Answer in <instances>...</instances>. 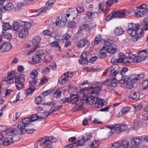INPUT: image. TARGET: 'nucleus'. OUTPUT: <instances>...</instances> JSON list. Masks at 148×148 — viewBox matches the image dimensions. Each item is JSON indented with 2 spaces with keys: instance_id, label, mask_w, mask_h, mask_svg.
<instances>
[{
  "instance_id": "1",
  "label": "nucleus",
  "mask_w": 148,
  "mask_h": 148,
  "mask_svg": "<svg viewBox=\"0 0 148 148\" xmlns=\"http://www.w3.org/2000/svg\"><path fill=\"white\" fill-rule=\"evenodd\" d=\"M101 89L102 88L99 86L89 87L87 91V93H84V100L90 104L95 105L97 108L103 106L104 100L98 99L95 97L99 94Z\"/></svg>"
},
{
  "instance_id": "2",
  "label": "nucleus",
  "mask_w": 148,
  "mask_h": 148,
  "mask_svg": "<svg viewBox=\"0 0 148 148\" xmlns=\"http://www.w3.org/2000/svg\"><path fill=\"white\" fill-rule=\"evenodd\" d=\"M25 75H13L12 76L11 73H8V79L4 80L6 81L7 83H12L15 82L16 83V86L18 89L20 90L24 87L23 82L25 81L24 79Z\"/></svg>"
},
{
  "instance_id": "3",
  "label": "nucleus",
  "mask_w": 148,
  "mask_h": 148,
  "mask_svg": "<svg viewBox=\"0 0 148 148\" xmlns=\"http://www.w3.org/2000/svg\"><path fill=\"white\" fill-rule=\"evenodd\" d=\"M138 25L134 23H130L128 25L129 28L127 32L128 34L132 33L133 35H136L141 36L143 34V30L142 28H140Z\"/></svg>"
},
{
  "instance_id": "4",
  "label": "nucleus",
  "mask_w": 148,
  "mask_h": 148,
  "mask_svg": "<svg viewBox=\"0 0 148 148\" xmlns=\"http://www.w3.org/2000/svg\"><path fill=\"white\" fill-rule=\"evenodd\" d=\"M129 14L127 10H122V11L110 13L106 17V20L107 21H108L113 18L118 17L119 18H122L125 17Z\"/></svg>"
},
{
  "instance_id": "5",
  "label": "nucleus",
  "mask_w": 148,
  "mask_h": 148,
  "mask_svg": "<svg viewBox=\"0 0 148 148\" xmlns=\"http://www.w3.org/2000/svg\"><path fill=\"white\" fill-rule=\"evenodd\" d=\"M70 98V101L72 104L77 103L79 101L78 105L73 108V110L74 111H77L80 110L83 104L82 101L79 100V97L77 95H71Z\"/></svg>"
},
{
  "instance_id": "6",
  "label": "nucleus",
  "mask_w": 148,
  "mask_h": 148,
  "mask_svg": "<svg viewBox=\"0 0 148 148\" xmlns=\"http://www.w3.org/2000/svg\"><path fill=\"white\" fill-rule=\"evenodd\" d=\"M118 59V63H123L127 65L133 62V58H131V55H129V57H126L125 55L122 53H120Z\"/></svg>"
},
{
  "instance_id": "7",
  "label": "nucleus",
  "mask_w": 148,
  "mask_h": 148,
  "mask_svg": "<svg viewBox=\"0 0 148 148\" xmlns=\"http://www.w3.org/2000/svg\"><path fill=\"white\" fill-rule=\"evenodd\" d=\"M56 139L52 136L47 137L46 138H41L37 141V142L40 144L43 145L51 144V143H54L56 142Z\"/></svg>"
},
{
  "instance_id": "8",
  "label": "nucleus",
  "mask_w": 148,
  "mask_h": 148,
  "mask_svg": "<svg viewBox=\"0 0 148 148\" xmlns=\"http://www.w3.org/2000/svg\"><path fill=\"white\" fill-rule=\"evenodd\" d=\"M107 127L112 130H114L116 133H118L121 132L125 131L128 128L127 126L125 125H122L119 123L116 124L114 126L110 127L109 126H107Z\"/></svg>"
},
{
  "instance_id": "9",
  "label": "nucleus",
  "mask_w": 148,
  "mask_h": 148,
  "mask_svg": "<svg viewBox=\"0 0 148 148\" xmlns=\"http://www.w3.org/2000/svg\"><path fill=\"white\" fill-rule=\"evenodd\" d=\"M68 19L66 16H62L58 17L56 19V26L58 27H62L66 25Z\"/></svg>"
},
{
  "instance_id": "10",
  "label": "nucleus",
  "mask_w": 148,
  "mask_h": 148,
  "mask_svg": "<svg viewBox=\"0 0 148 148\" xmlns=\"http://www.w3.org/2000/svg\"><path fill=\"white\" fill-rule=\"evenodd\" d=\"M19 33L18 36L20 38L25 39L29 35V30L27 27L24 25L22 26V28Z\"/></svg>"
},
{
  "instance_id": "11",
  "label": "nucleus",
  "mask_w": 148,
  "mask_h": 148,
  "mask_svg": "<svg viewBox=\"0 0 148 148\" xmlns=\"http://www.w3.org/2000/svg\"><path fill=\"white\" fill-rule=\"evenodd\" d=\"M90 43L88 40L86 38H83L78 41L76 43V46L79 48L84 47H87Z\"/></svg>"
},
{
  "instance_id": "12",
  "label": "nucleus",
  "mask_w": 148,
  "mask_h": 148,
  "mask_svg": "<svg viewBox=\"0 0 148 148\" xmlns=\"http://www.w3.org/2000/svg\"><path fill=\"white\" fill-rule=\"evenodd\" d=\"M12 45L10 43L5 42L0 45V51L2 50L3 52L8 51L12 49Z\"/></svg>"
},
{
  "instance_id": "13",
  "label": "nucleus",
  "mask_w": 148,
  "mask_h": 148,
  "mask_svg": "<svg viewBox=\"0 0 148 148\" xmlns=\"http://www.w3.org/2000/svg\"><path fill=\"white\" fill-rule=\"evenodd\" d=\"M25 49V52L26 53V55H27L30 54L34 51L36 50L35 49L33 46H31L29 44L26 45L24 47Z\"/></svg>"
},
{
  "instance_id": "14",
  "label": "nucleus",
  "mask_w": 148,
  "mask_h": 148,
  "mask_svg": "<svg viewBox=\"0 0 148 148\" xmlns=\"http://www.w3.org/2000/svg\"><path fill=\"white\" fill-rule=\"evenodd\" d=\"M41 38L39 36H34L32 40V45L36 49L38 47V44L40 43L41 40Z\"/></svg>"
},
{
  "instance_id": "15",
  "label": "nucleus",
  "mask_w": 148,
  "mask_h": 148,
  "mask_svg": "<svg viewBox=\"0 0 148 148\" xmlns=\"http://www.w3.org/2000/svg\"><path fill=\"white\" fill-rule=\"evenodd\" d=\"M87 54L86 52H83L79 60V63L83 64L88 62Z\"/></svg>"
},
{
  "instance_id": "16",
  "label": "nucleus",
  "mask_w": 148,
  "mask_h": 148,
  "mask_svg": "<svg viewBox=\"0 0 148 148\" xmlns=\"http://www.w3.org/2000/svg\"><path fill=\"white\" fill-rule=\"evenodd\" d=\"M117 83V80L114 77L110 81L109 79H107L105 83V84L108 86H110L112 87H114L116 86Z\"/></svg>"
},
{
  "instance_id": "17",
  "label": "nucleus",
  "mask_w": 148,
  "mask_h": 148,
  "mask_svg": "<svg viewBox=\"0 0 148 148\" xmlns=\"http://www.w3.org/2000/svg\"><path fill=\"white\" fill-rule=\"evenodd\" d=\"M106 47H103L102 49L99 50V54L98 55V57L100 58H104L107 56Z\"/></svg>"
},
{
  "instance_id": "18",
  "label": "nucleus",
  "mask_w": 148,
  "mask_h": 148,
  "mask_svg": "<svg viewBox=\"0 0 148 148\" xmlns=\"http://www.w3.org/2000/svg\"><path fill=\"white\" fill-rule=\"evenodd\" d=\"M142 141V139L140 138H133L131 140L132 144L135 146L140 145L141 144Z\"/></svg>"
},
{
  "instance_id": "19",
  "label": "nucleus",
  "mask_w": 148,
  "mask_h": 148,
  "mask_svg": "<svg viewBox=\"0 0 148 148\" xmlns=\"http://www.w3.org/2000/svg\"><path fill=\"white\" fill-rule=\"evenodd\" d=\"M13 143L14 141L12 137L5 138L3 141V145L4 146H7Z\"/></svg>"
},
{
  "instance_id": "20",
  "label": "nucleus",
  "mask_w": 148,
  "mask_h": 148,
  "mask_svg": "<svg viewBox=\"0 0 148 148\" xmlns=\"http://www.w3.org/2000/svg\"><path fill=\"white\" fill-rule=\"evenodd\" d=\"M139 94L138 92L135 91H132L131 92L130 97L133 100H137L139 98Z\"/></svg>"
},
{
  "instance_id": "21",
  "label": "nucleus",
  "mask_w": 148,
  "mask_h": 148,
  "mask_svg": "<svg viewBox=\"0 0 148 148\" xmlns=\"http://www.w3.org/2000/svg\"><path fill=\"white\" fill-rule=\"evenodd\" d=\"M124 29L120 26L116 27L114 31V34L118 36L124 33Z\"/></svg>"
},
{
  "instance_id": "22",
  "label": "nucleus",
  "mask_w": 148,
  "mask_h": 148,
  "mask_svg": "<svg viewBox=\"0 0 148 148\" xmlns=\"http://www.w3.org/2000/svg\"><path fill=\"white\" fill-rule=\"evenodd\" d=\"M106 52H108L110 54H113L115 53L117 51V48L115 47L114 45L108 47L106 49Z\"/></svg>"
},
{
  "instance_id": "23",
  "label": "nucleus",
  "mask_w": 148,
  "mask_h": 148,
  "mask_svg": "<svg viewBox=\"0 0 148 148\" xmlns=\"http://www.w3.org/2000/svg\"><path fill=\"white\" fill-rule=\"evenodd\" d=\"M141 119L140 117V116L138 114L137 115V119H135L133 122V129L134 130H136V128L138 127V124L140 122Z\"/></svg>"
},
{
  "instance_id": "24",
  "label": "nucleus",
  "mask_w": 148,
  "mask_h": 148,
  "mask_svg": "<svg viewBox=\"0 0 148 148\" xmlns=\"http://www.w3.org/2000/svg\"><path fill=\"white\" fill-rule=\"evenodd\" d=\"M92 134L90 133H87L83 134L82 136V138L86 142L89 140L91 138Z\"/></svg>"
},
{
  "instance_id": "25",
  "label": "nucleus",
  "mask_w": 148,
  "mask_h": 148,
  "mask_svg": "<svg viewBox=\"0 0 148 148\" xmlns=\"http://www.w3.org/2000/svg\"><path fill=\"white\" fill-rule=\"evenodd\" d=\"M14 8L13 4L11 3H9L7 4L5 6H4L3 7V12H4L5 10L8 11H9L13 9Z\"/></svg>"
},
{
  "instance_id": "26",
  "label": "nucleus",
  "mask_w": 148,
  "mask_h": 148,
  "mask_svg": "<svg viewBox=\"0 0 148 148\" xmlns=\"http://www.w3.org/2000/svg\"><path fill=\"white\" fill-rule=\"evenodd\" d=\"M114 41L110 39L105 40L104 41V44L106 47H104L106 48L108 47H110L112 46H113L114 45L113 44Z\"/></svg>"
},
{
  "instance_id": "27",
  "label": "nucleus",
  "mask_w": 148,
  "mask_h": 148,
  "mask_svg": "<svg viewBox=\"0 0 148 148\" xmlns=\"http://www.w3.org/2000/svg\"><path fill=\"white\" fill-rule=\"evenodd\" d=\"M68 81V79L66 77L61 76L58 79V82L61 85L67 83Z\"/></svg>"
},
{
  "instance_id": "28",
  "label": "nucleus",
  "mask_w": 148,
  "mask_h": 148,
  "mask_svg": "<svg viewBox=\"0 0 148 148\" xmlns=\"http://www.w3.org/2000/svg\"><path fill=\"white\" fill-rule=\"evenodd\" d=\"M21 26L20 23L18 22H14L12 26V28L13 30L17 31L21 27Z\"/></svg>"
},
{
  "instance_id": "29",
  "label": "nucleus",
  "mask_w": 148,
  "mask_h": 148,
  "mask_svg": "<svg viewBox=\"0 0 148 148\" xmlns=\"http://www.w3.org/2000/svg\"><path fill=\"white\" fill-rule=\"evenodd\" d=\"M32 59L33 64H34L39 62H40L42 60V59L40 56H38L36 55L32 57Z\"/></svg>"
},
{
  "instance_id": "30",
  "label": "nucleus",
  "mask_w": 148,
  "mask_h": 148,
  "mask_svg": "<svg viewBox=\"0 0 148 148\" xmlns=\"http://www.w3.org/2000/svg\"><path fill=\"white\" fill-rule=\"evenodd\" d=\"M62 92L60 89H57L53 94V96L57 99L60 98L61 96Z\"/></svg>"
},
{
  "instance_id": "31",
  "label": "nucleus",
  "mask_w": 148,
  "mask_h": 148,
  "mask_svg": "<svg viewBox=\"0 0 148 148\" xmlns=\"http://www.w3.org/2000/svg\"><path fill=\"white\" fill-rule=\"evenodd\" d=\"M30 119H31V120L32 121H35L37 119H39L40 121H42L44 120V119L43 117H39L36 114L32 115L31 117L30 118Z\"/></svg>"
},
{
  "instance_id": "32",
  "label": "nucleus",
  "mask_w": 148,
  "mask_h": 148,
  "mask_svg": "<svg viewBox=\"0 0 148 148\" xmlns=\"http://www.w3.org/2000/svg\"><path fill=\"white\" fill-rule=\"evenodd\" d=\"M138 75L132 74L131 75L130 80L132 83L136 82L138 80Z\"/></svg>"
},
{
  "instance_id": "33",
  "label": "nucleus",
  "mask_w": 148,
  "mask_h": 148,
  "mask_svg": "<svg viewBox=\"0 0 148 148\" xmlns=\"http://www.w3.org/2000/svg\"><path fill=\"white\" fill-rule=\"evenodd\" d=\"M131 58H133V62L134 61L136 62H139L142 60V58L140 56H135L134 55L131 54Z\"/></svg>"
},
{
  "instance_id": "34",
  "label": "nucleus",
  "mask_w": 148,
  "mask_h": 148,
  "mask_svg": "<svg viewBox=\"0 0 148 148\" xmlns=\"http://www.w3.org/2000/svg\"><path fill=\"white\" fill-rule=\"evenodd\" d=\"M129 77L128 76L126 75L125 77L122 76L121 80H119V82L121 84H124L127 82L129 81Z\"/></svg>"
},
{
  "instance_id": "35",
  "label": "nucleus",
  "mask_w": 148,
  "mask_h": 148,
  "mask_svg": "<svg viewBox=\"0 0 148 148\" xmlns=\"http://www.w3.org/2000/svg\"><path fill=\"white\" fill-rule=\"evenodd\" d=\"M35 131V130H34V129L25 130H21L20 133V134L21 135H22L25 133H27V134H31L32 133Z\"/></svg>"
},
{
  "instance_id": "36",
  "label": "nucleus",
  "mask_w": 148,
  "mask_h": 148,
  "mask_svg": "<svg viewBox=\"0 0 148 148\" xmlns=\"http://www.w3.org/2000/svg\"><path fill=\"white\" fill-rule=\"evenodd\" d=\"M86 142L82 138L81 140H79L77 141L74 144L78 146H83L85 145Z\"/></svg>"
},
{
  "instance_id": "37",
  "label": "nucleus",
  "mask_w": 148,
  "mask_h": 148,
  "mask_svg": "<svg viewBox=\"0 0 148 148\" xmlns=\"http://www.w3.org/2000/svg\"><path fill=\"white\" fill-rule=\"evenodd\" d=\"M22 121L23 122L25 126L27 127L32 121L31 119L29 117L22 119Z\"/></svg>"
},
{
  "instance_id": "38",
  "label": "nucleus",
  "mask_w": 148,
  "mask_h": 148,
  "mask_svg": "<svg viewBox=\"0 0 148 148\" xmlns=\"http://www.w3.org/2000/svg\"><path fill=\"white\" fill-rule=\"evenodd\" d=\"M50 45L53 47H58L60 49L61 48L58 41H54L50 43Z\"/></svg>"
},
{
  "instance_id": "39",
  "label": "nucleus",
  "mask_w": 148,
  "mask_h": 148,
  "mask_svg": "<svg viewBox=\"0 0 148 148\" xmlns=\"http://www.w3.org/2000/svg\"><path fill=\"white\" fill-rule=\"evenodd\" d=\"M138 114L140 115L141 120L148 121V113H145L142 115L140 114Z\"/></svg>"
},
{
  "instance_id": "40",
  "label": "nucleus",
  "mask_w": 148,
  "mask_h": 148,
  "mask_svg": "<svg viewBox=\"0 0 148 148\" xmlns=\"http://www.w3.org/2000/svg\"><path fill=\"white\" fill-rule=\"evenodd\" d=\"M52 59V56L49 53L47 54L44 57V60L46 62H49Z\"/></svg>"
},
{
  "instance_id": "41",
  "label": "nucleus",
  "mask_w": 148,
  "mask_h": 148,
  "mask_svg": "<svg viewBox=\"0 0 148 148\" xmlns=\"http://www.w3.org/2000/svg\"><path fill=\"white\" fill-rule=\"evenodd\" d=\"M56 1V0H49L46 3V6H48L49 8L51 9Z\"/></svg>"
},
{
  "instance_id": "42",
  "label": "nucleus",
  "mask_w": 148,
  "mask_h": 148,
  "mask_svg": "<svg viewBox=\"0 0 148 148\" xmlns=\"http://www.w3.org/2000/svg\"><path fill=\"white\" fill-rule=\"evenodd\" d=\"M16 130V129H13L10 130L6 131L5 132V133L7 135L12 136L14 135V132Z\"/></svg>"
},
{
  "instance_id": "43",
  "label": "nucleus",
  "mask_w": 148,
  "mask_h": 148,
  "mask_svg": "<svg viewBox=\"0 0 148 148\" xmlns=\"http://www.w3.org/2000/svg\"><path fill=\"white\" fill-rule=\"evenodd\" d=\"M38 74V72L36 70H33L31 72V74L30 75L31 78L32 79H34L37 75Z\"/></svg>"
},
{
  "instance_id": "44",
  "label": "nucleus",
  "mask_w": 148,
  "mask_h": 148,
  "mask_svg": "<svg viewBox=\"0 0 148 148\" xmlns=\"http://www.w3.org/2000/svg\"><path fill=\"white\" fill-rule=\"evenodd\" d=\"M27 5V3L26 2L20 3L18 4L17 7L15 8V9L16 10H20L21 8L24 7Z\"/></svg>"
},
{
  "instance_id": "45",
  "label": "nucleus",
  "mask_w": 148,
  "mask_h": 148,
  "mask_svg": "<svg viewBox=\"0 0 148 148\" xmlns=\"http://www.w3.org/2000/svg\"><path fill=\"white\" fill-rule=\"evenodd\" d=\"M129 34L131 35V40L133 41H136L140 38V36H137L136 35H133L132 33Z\"/></svg>"
},
{
  "instance_id": "46",
  "label": "nucleus",
  "mask_w": 148,
  "mask_h": 148,
  "mask_svg": "<svg viewBox=\"0 0 148 148\" xmlns=\"http://www.w3.org/2000/svg\"><path fill=\"white\" fill-rule=\"evenodd\" d=\"M3 31H6L8 30L11 28V26L9 23H5L3 24Z\"/></svg>"
},
{
  "instance_id": "47",
  "label": "nucleus",
  "mask_w": 148,
  "mask_h": 148,
  "mask_svg": "<svg viewBox=\"0 0 148 148\" xmlns=\"http://www.w3.org/2000/svg\"><path fill=\"white\" fill-rule=\"evenodd\" d=\"M110 71V74L112 76H115L119 73V71L115 70L112 67Z\"/></svg>"
},
{
  "instance_id": "48",
  "label": "nucleus",
  "mask_w": 148,
  "mask_h": 148,
  "mask_svg": "<svg viewBox=\"0 0 148 148\" xmlns=\"http://www.w3.org/2000/svg\"><path fill=\"white\" fill-rule=\"evenodd\" d=\"M89 14H90V15H89L91 17L92 19L93 18H95L97 17L98 15V13L97 12H91L89 11Z\"/></svg>"
},
{
  "instance_id": "49",
  "label": "nucleus",
  "mask_w": 148,
  "mask_h": 148,
  "mask_svg": "<svg viewBox=\"0 0 148 148\" xmlns=\"http://www.w3.org/2000/svg\"><path fill=\"white\" fill-rule=\"evenodd\" d=\"M99 145V142L95 140L90 145V147L91 148H96L98 147Z\"/></svg>"
},
{
  "instance_id": "50",
  "label": "nucleus",
  "mask_w": 148,
  "mask_h": 148,
  "mask_svg": "<svg viewBox=\"0 0 148 148\" xmlns=\"http://www.w3.org/2000/svg\"><path fill=\"white\" fill-rule=\"evenodd\" d=\"M53 91L52 89L47 90L45 92H43L42 93V95L43 97H45L46 96L50 95L53 92Z\"/></svg>"
},
{
  "instance_id": "51",
  "label": "nucleus",
  "mask_w": 148,
  "mask_h": 148,
  "mask_svg": "<svg viewBox=\"0 0 148 148\" xmlns=\"http://www.w3.org/2000/svg\"><path fill=\"white\" fill-rule=\"evenodd\" d=\"M102 37L99 35H97L95 39V44H99L101 41Z\"/></svg>"
},
{
  "instance_id": "52",
  "label": "nucleus",
  "mask_w": 148,
  "mask_h": 148,
  "mask_svg": "<svg viewBox=\"0 0 148 148\" xmlns=\"http://www.w3.org/2000/svg\"><path fill=\"white\" fill-rule=\"evenodd\" d=\"M8 0H0V11L3 12V4L6 3Z\"/></svg>"
},
{
  "instance_id": "53",
  "label": "nucleus",
  "mask_w": 148,
  "mask_h": 148,
  "mask_svg": "<svg viewBox=\"0 0 148 148\" xmlns=\"http://www.w3.org/2000/svg\"><path fill=\"white\" fill-rule=\"evenodd\" d=\"M26 127L23 122L22 121L17 126L18 128L21 130L24 129L25 127Z\"/></svg>"
},
{
  "instance_id": "54",
  "label": "nucleus",
  "mask_w": 148,
  "mask_h": 148,
  "mask_svg": "<svg viewBox=\"0 0 148 148\" xmlns=\"http://www.w3.org/2000/svg\"><path fill=\"white\" fill-rule=\"evenodd\" d=\"M62 107V106H55L54 107H52L51 109V112H51H54L56 110L59 109L60 108Z\"/></svg>"
},
{
  "instance_id": "55",
  "label": "nucleus",
  "mask_w": 148,
  "mask_h": 148,
  "mask_svg": "<svg viewBox=\"0 0 148 148\" xmlns=\"http://www.w3.org/2000/svg\"><path fill=\"white\" fill-rule=\"evenodd\" d=\"M88 25L84 22L81 23L80 25V28L81 30H84L88 27Z\"/></svg>"
},
{
  "instance_id": "56",
  "label": "nucleus",
  "mask_w": 148,
  "mask_h": 148,
  "mask_svg": "<svg viewBox=\"0 0 148 148\" xmlns=\"http://www.w3.org/2000/svg\"><path fill=\"white\" fill-rule=\"evenodd\" d=\"M135 15L136 17L140 18L143 16L142 11L138 10L137 12H135Z\"/></svg>"
},
{
  "instance_id": "57",
  "label": "nucleus",
  "mask_w": 148,
  "mask_h": 148,
  "mask_svg": "<svg viewBox=\"0 0 148 148\" xmlns=\"http://www.w3.org/2000/svg\"><path fill=\"white\" fill-rule=\"evenodd\" d=\"M35 103L38 105L42 101V98L40 96H38L35 98Z\"/></svg>"
},
{
  "instance_id": "58",
  "label": "nucleus",
  "mask_w": 148,
  "mask_h": 148,
  "mask_svg": "<svg viewBox=\"0 0 148 148\" xmlns=\"http://www.w3.org/2000/svg\"><path fill=\"white\" fill-rule=\"evenodd\" d=\"M89 12H87L86 13V16H85L84 18V19L85 21H90L92 20V18L90 16H89L88 15H90V14H89Z\"/></svg>"
},
{
  "instance_id": "59",
  "label": "nucleus",
  "mask_w": 148,
  "mask_h": 148,
  "mask_svg": "<svg viewBox=\"0 0 148 148\" xmlns=\"http://www.w3.org/2000/svg\"><path fill=\"white\" fill-rule=\"evenodd\" d=\"M63 38L64 37L63 36L60 35H56L55 36V39L58 40L59 41H61L63 40Z\"/></svg>"
},
{
  "instance_id": "60",
  "label": "nucleus",
  "mask_w": 148,
  "mask_h": 148,
  "mask_svg": "<svg viewBox=\"0 0 148 148\" xmlns=\"http://www.w3.org/2000/svg\"><path fill=\"white\" fill-rule=\"evenodd\" d=\"M35 90V89H32L31 88H29L25 91V93L26 94H29L33 92Z\"/></svg>"
},
{
  "instance_id": "61",
  "label": "nucleus",
  "mask_w": 148,
  "mask_h": 148,
  "mask_svg": "<svg viewBox=\"0 0 148 148\" xmlns=\"http://www.w3.org/2000/svg\"><path fill=\"white\" fill-rule=\"evenodd\" d=\"M143 87L144 89H146L148 87V79L145 80L142 84Z\"/></svg>"
},
{
  "instance_id": "62",
  "label": "nucleus",
  "mask_w": 148,
  "mask_h": 148,
  "mask_svg": "<svg viewBox=\"0 0 148 148\" xmlns=\"http://www.w3.org/2000/svg\"><path fill=\"white\" fill-rule=\"evenodd\" d=\"M64 75L65 77L71 78L73 76V73L72 72H68L64 73Z\"/></svg>"
},
{
  "instance_id": "63",
  "label": "nucleus",
  "mask_w": 148,
  "mask_h": 148,
  "mask_svg": "<svg viewBox=\"0 0 148 148\" xmlns=\"http://www.w3.org/2000/svg\"><path fill=\"white\" fill-rule=\"evenodd\" d=\"M76 24L74 21H70L68 23V26L70 28L73 29L75 26Z\"/></svg>"
},
{
  "instance_id": "64",
  "label": "nucleus",
  "mask_w": 148,
  "mask_h": 148,
  "mask_svg": "<svg viewBox=\"0 0 148 148\" xmlns=\"http://www.w3.org/2000/svg\"><path fill=\"white\" fill-rule=\"evenodd\" d=\"M4 38L8 40H10L12 38V35L10 33H7L4 35Z\"/></svg>"
}]
</instances>
